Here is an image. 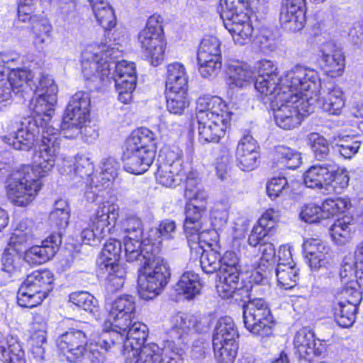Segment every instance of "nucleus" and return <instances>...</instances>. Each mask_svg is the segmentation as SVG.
<instances>
[{"label": "nucleus", "instance_id": "ddd939ff", "mask_svg": "<svg viewBox=\"0 0 363 363\" xmlns=\"http://www.w3.org/2000/svg\"><path fill=\"white\" fill-rule=\"evenodd\" d=\"M239 334L235 324L229 316L217 321L213 334V348L218 363H231L238 351Z\"/></svg>", "mask_w": 363, "mask_h": 363}, {"label": "nucleus", "instance_id": "c03bdc74", "mask_svg": "<svg viewBox=\"0 0 363 363\" xmlns=\"http://www.w3.org/2000/svg\"><path fill=\"white\" fill-rule=\"evenodd\" d=\"M182 151L178 147L164 148L159 155V164H169L175 173L182 172Z\"/></svg>", "mask_w": 363, "mask_h": 363}, {"label": "nucleus", "instance_id": "f257e3e1", "mask_svg": "<svg viewBox=\"0 0 363 363\" xmlns=\"http://www.w3.org/2000/svg\"><path fill=\"white\" fill-rule=\"evenodd\" d=\"M60 131L59 122L52 120L42 128L41 140L33 164L22 166L6 186L8 199L13 205L27 206L40 190V179L46 177L55 164L61 145Z\"/></svg>", "mask_w": 363, "mask_h": 363}, {"label": "nucleus", "instance_id": "37998d69", "mask_svg": "<svg viewBox=\"0 0 363 363\" xmlns=\"http://www.w3.org/2000/svg\"><path fill=\"white\" fill-rule=\"evenodd\" d=\"M182 172L175 173L169 164H159L155 173L157 183L167 187H174L183 180Z\"/></svg>", "mask_w": 363, "mask_h": 363}, {"label": "nucleus", "instance_id": "39448f33", "mask_svg": "<svg viewBox=\"0 0 363 363\" xmlns=\"http://www.w3.org/2000/svg\"><path fill=\"white\" fill-rule=\"evenodd\" d=\"M147 337V327L142 326V330L125 335L124 342V355L125 363H170L171 361L179 362L182 359V352L174 342L165 340L163 347L151 343L143 345Z\"/></svg>", "mask_w": 363, "mask_h": 363}, {"label": "nucleus", "instance_id": "13d9d810", "mask_svg": "<svg viewBox=\"0 0 363 363\" xmlns=\"http://www.w3.org/2000/svg\"><path fill=\"white\" fill-rule=\"evenodd\" d=\"M299 217L301 220L313 223L325 219L321 206L314 203L304 204L301 209Z\"/></svg>", "mask_w": 363, "mask_h": 363}, {"label": "nucleus", "instance_id": "aec40b11", "mask_svg": "<svg viewBox=\"0 0 363 363\" xmlns=\"http://www.w3.org/2000/svg\"><path fill=\"white\" fill-rule=\"evenodd\" d=\"M87 335L82 330L71 329L57 338V347L65 353L70 363L84 359Z\"/></svg>", "mask_w": 363, "mask_h": 363}, {"label": "nucleus", "instance_id": "2eb2a0df", "mask_svg": "<svg viewBox=\"0 0 363 363\" xmlns=\"http://www.w3.org/2000/svg\"><path fill=\"white\" fill-rule=\"evenodd\" d=\"M138 40L150 63L154 66L160 64L164 58L165 43L160 15L154 14L148 18L145 28L138 35Z\"/></svg>", "mask_w": 363, "mask_h": 363}, {"label": "nucleus", "instance_id": "7ed1b4c3", "mask_svg": "<svg viewBox=\"0 0 363 363\" xmlns=\"http://www.w3.org/2000/svg\"><path fill=\"white\" fill-rule=\"evenodd\" d=\"M45 89V92L39 94L35 101H32L30 105L33 110L32 116L21 121L13 134L3 138L6 143L16 150H29L33 145L36 135L40 133L44 125L50 122L55 113L57 86L52 79L43 77L35 90L43 91Z\"/></svg>", "mask_w": 363, "mask_h": 363}, {"label": "nucleus", "instance_id": "c85d7f7f", "mask_svg": "<svg viewBox=\"0 0 363 363\" xmlns=\"http://www.w3.org/2000/svg\"><path fill=\"white\" fill-rule=\"evenodd\" d=\"M279 212L273 208L267 210L258 220V225L255 226L248 238V244L255 247L262 244L261 241L272 230L278 220Z\"/></svg>", "mask_w": 363, "mask_h": 363}, {"label": "nucleus", "instance_id": "0eeeda50", "mask_svg": "<svg viewBox=\"0 0 363 363\" xmlns=\"http://www.w3.org/2000/svg\"><path fill=\"white\" fill-rule=\"evenodd\" d=\"M155 134L148 128H140L126 140L123 153V167L133 174L145 172L155 158Z\"/></svg>", "mask_w": 363, "mask_h": 363}, {"label": "nucleus", "instance_id": "680f3d73", "mask_svg": "<svg viewBox=\"0 0 363 363\" xmlns=\"http://www.w3.org/2000/svg\"><path fill=\"white\" fill-rule=\"evenodd\" d=\"M347 284L342 290V294L345 298L347 303L357 306L362 300V292H360L357 286H359L358 280H350L345 282Z\"/></svg>", "mask_w": 363, "mask_h": 363}, {"label": "nucleus", "instance_id": "79ce46f5", "mask_svg": "<svg viewBox=\"0 0 363 363\" xmlns=\"http://www.w3.org/2000/svg\"><path fill=\"white\" fill-rule=\"evenodd\" d=\"M335 310V318L340 327L349 328L353 325L356 318L357 306L340 301Z\"/></svg>", "mask_w": 363, "mask_h": 363}, {"label": "nucleus", "instance_id": "20e7f679", "mask_svg": "<svg viewBox=\"0 0 363 363\" xmlns=\"http://www.w3.org/2000/svg\"><path fill=\"white\" fill-rule=\"evenodd\" d=\"M196 111L199 140L201 143H218L224 135L231 119V113L226 104L218 96L199 97Z\"/></svg>", "mask_w": 363, "mask_h": 363}, {"label": "nucleus", "instance_id": "9b49d317", "mask_svg": "<svg viewBox=\"0 0 363 363\" xmlns=\"http://www.w3.org/2000/svg\"><path fill=\"white\" fill-rule=\"evenodd\" d=\"M118 48L103 44L97 48V51L86 48L82 53V68L84 77L87 80L99 78L101 82H108L111 75L110 60L120 56Z\"/></svg>", "mask_w": 363, "mask_h": 363}, {"label": "nucleus", "instance_id": "3c124183", "mask_svg": "<svg viewBox=\"0 0 363 363\" xmlns=\"http://www.w3.org/2000/svg\"><path fill=\"white\" fill-rule=\"evenodd\" d=\"M1 269L2 272L7 273L9 276L18 271L20 257L17 250L11 246L5 249L1 256Z\"/></svg>", "mask_w": 363, "mask_h": 363}, {"label": "nucleus", "instance_id": "4be33fe9", "mask_svg": "<svg viewBox=\"0 0 363 363\" xmlns=\"http://www.w3.org/2000/svg\"><path fill=\"white\" fill-rule=\"evenodd\" d=\"M259 148L257 140L250 132H245L240 139L235 152L238 167L242 171H252L258 166Z\"/></svg>", "mask_w": 363, "mask_h": 363}, {"label": "nucleus", "instance_id": "e2e57ef3", "mask_svg": "<svg viewBox=\"0 0 363 363\" xmlns=\"http://www.w3.org/2000/svg\"><path fill=\"white\" fill-rule=\"evenodd\" d=\"M74 174L82 179L89 178L94 173L93 162L84 155H78L74 163Z\"/></svg>", "mask_w": 363, "mask_h": 363}, {"label": "nucleus", "instance_id": "5701e85b", "mask_svg": "<svg viewBox=\"0 0 363 363\" xmlns=\"http://www.w3.org/2000/svg\"><path fill=\"white\" fill-rule=\"evenodd\" d=\"M335 168L333 160H326L311 166L303 174V183L311 189H328Z\"/></svg>", "mask_w": 363, "mask_h": 363}, {"label": "nucleus", "instance_id": "72a5a7b5", "mask_svg": "<svg viewBox=\"0 0 363 363\" xmlns=\"http://www.w3.org/2000/svg\"><path fill=\"white\" fill-rule=\"evenodd\" d=\"M201 284L197 274L192 272H184L175 286V290L183 294L186 299L191 300L200 294Z\"/></svg>", "mask_w": 363, "mask_h": 363}, {"label": "nucleus", "instance_id": "412c9836", "mask_svg": "<svg viewBox=\"0 0 363 363\" xmlns=\"http://www.w3.org/2000/svg\"><path fill=\"white\" fill-rule=\"evenodd\" d=\"M294 345L299 359L309 362H313V357L320 356L325 351L322 341L316 339L314 332L308 327H303L296 332Z\"/></svg>", "mask_w": 363, "mask_h": 363}, {"label": "nucleus", "instance_id": "473e14b6", "mask_svg": "<svg viewBox=\"0 0 363 363\" xmlns=\"http://www.w3.org/2000/svg\"><path fill=\"white\" fill-rule=\"evenodd\" d=\"M279 19L285 29L298 32L305 26L306 9L281 6Z\"/></svg>", "mask_w": 363, "mask_h": 363}, {"label": "nucleus", "instance_id": "8fccbe9b", "mask_svg": "<svg viewBox=\"0 0 363 363\" xmlns=\"http://www.w3.org/2000/svg\"><path fill=\"white\" fill-rule=\"evenodd\" d=\"M251 315L243 316L244 325L251 333L261 337H267L272 335L274 322L264 323L258 318L250 320Z\"/></svg>", "mask_w": 363, "mask_h": 363}, {"label": "nucleus", "instance_id": "6e6552de", "mask_svg": "<svg viewBox=\"0 0 363 363\" xmlns=\"http://www.w3.org/2000/svg\"><path fill=\"white\" fill-rule=\"evenodd\" d=\"M240 259L234 251H227L220 256V283L217 291L222 298H233L235 301H242L250 298L251 292L256 286L249 288L240 280Z\"/></svg>", "mask_w": 363, "mask_h": 363}, {"label": "nucleus", "instance_id": "cd10ccee", "mask_svg": "<svg viewBox=\"0 0 363 363\" xmlns=\"http://www.w3.org/2000/svg\"><path fill=\"white\" fill-rule=\"evenodd\" d=\"M303 250L311 269H318L328 262L330 247L319 239L306 240L303 244Z\"/></svg>", "mask_w": 363, "mask_h": 363}, {"label": "nucleus", "instance_id": "bb28decb", "mask_svg": "<svg viewBox=\"0 0 363 363\" xmlns=\"http://www.w3.org/2000/svg\"><path fill=\"white\" fill-rule=\"evenodd\" d=\"M318 104L331 115H338L344 106L342 91L331 82L327 83L325 87L320 85L318 91Z\"/></svg>", "mask_w": 363, "mask_h": 363}, {"label": "nucleus", "instance_id": "58836bf2", "mask_svg": "<svg viewBox=\"0 0 363 363\" xmlns=\"http://www.w3.org/2000/svg\"><path fill=\"white\" fill-rule=\"evenodd\" d=\"M121 254V242L116 239H109L104 245L98 264L101 270L104 267H110V264H116L120 259Z\"/></svg>", "mask_w": 363, "mask_h": 363}, {"label": "nucleus", "instance_id": "f3484780", "mask_svg": "<svg viewBox=\"0 0 363 363\" xmlns=\"http://www.w3.org/2000/svg\"><path fill=\"white\" fill-rule=\"evenodd\" d=\"M110 60V83H113L118 94V99L123 104H128L133 98V92L136 86V72L135 64L126 60L115 62Z\"/></svg>", "mask_w": 363, "mask_h": 363}, {"label": "nucleus", "instance_id": "a19ab883", "mask_svg": "<svg viewBox=\"0 0 363 363\" xmlns=\"http://www.w3.org/2000/svg\"><path fill=\"white\" fill-rule=\"evenodd\" d=\"M209 57L221 59L220 42L213 35L206 36L201 40L197 53V60L203 62Z\"/></svg>", "mask_w": 363, "mask_h": 363}, {"label": "nucleus", "instance_id": "052dcab7", "mask_svg": "<svg viewBox=\"0 0 363 363\" xmlns=\"http://www.w3.org/2000/svg\"><path fill=\"white\" fill-rule=\"evenodd\" d=\"M360 141L354 137L345 136L339 140L336 144L337 151L347 159L352 158L356 155L360 147Z\"/></svg>", "mask_w": 363, "mask_h": 363}, {"label": "nucleus", "instance_id": "6ab92c4d", "mask_svg": "<svg viewBox=\"0 0 363 363\" xmlns=\"http://www.w3.org/2000/svg\"><path fill=\"white\" fill-rule=\"evenodd\" d=\"M106 308L110 320L113 321V326L117 329L127 330L135 318V298L129 295L121 296L107 302Z\"/></svg>", "mask_w": 363, "mask_h": 363}, {"label": "nucleus", "instance_id": "c9c22d12", "mask_svg": "<svg viewBox=\"0 0 363 363\" xmlns=\"http://www.w3.org/2000/svg\"><path fill=\"white\" fill-rule=\"evenodd\" d=\"M248 314L251 315L252 318H250V320L258 318L262 320L264 323L274 322L271 310L263 298H255L250 299L243 306V316H248Z\"/></svg>", "mask_w": 363, "mask_h": 363}, {"label": "nucleus", "instance_id": "0e129e2a", "mask_svg": "<svg viewBox=\"0 0 363 363\" xmlns=\"http://www.w3.org/2000/svg\"><path fill=\"white\" fill-rule=\"evenodd\" d=\"M199 65V71L203 77H208L216 75L221 68V59L209 57L203 62L198 60Z\"/></svg>", "mask_w": 363, "mask_h": 363}, {"label": "nucleus", "instance_id": "49530a36", "mask_svg": "<svg viewBox=\"0 0 363 363\" xmlns=\"http://www.w3.org/2000/svg\"><path fill=\"white\" fill-rule=\"evenodd\" d=\"M93 11L97 22L106 30H111L116 25L114 11L108 2L95 6Z\"/></svg>", "mask_w": 363, "mask_h": 363}, {"label": "nucleus", "instance_id": "2f4dec72", "mask_svg": "<svg viewBox=\"0 0 363 363\" xmlns=\"http://www.w3.org/2000/svg\"><path fill=\"white\" fill-rule=\"evenodd\" d=\"M206 238L202 239L199 243L189 245L190 248L201 250L200 257V264L203 271L206 274H213L219 270L220 272V255L215 249L211 247V245L208 244L207 248L203 249L201 242H206Z\"/></svg>", "mask_w": 363, "mask_h": 363}, {"label": "nucleus", "instance_id": "6e6d98bb", "mask_svg": "<svg viewBox=\"0 0 363 363\" xmlns=\"http://www.w3.org/2000/svg\"><path fill=\"white\" fill-rule=\"evenodd\" d=\"M69 301L84 311L93 312L98 306V301L89 293L73 292L69 295Z\"/></svg>", "mask_w": 363, "mask_h": 363}, {"label": "nucleus", "instance_id": "f704fd0d", "mask_svg": "<svg viewBox=\"0 0 363 363\" xmlns=\"http://www.w3.org/2000/svg\"><path fill=\"white\" fill-rule=\"evenodd\" d=\"M166 90H187L188 78L183 65L174 62L167 68Z\"/></svg>", "mask_w": 363, "mask_h": 363}, {"label": "nucleus", "instance_id": "1a4fd4ad", "mask_svg": "<svg viewBox=\"0 0 363 363\" xmlns=\"http://www.w3.org/2000/svg\"><path fill=\"white\" fill-rule=\"evenodd\" d=\"M23 60L24 57L16 53L2 54L0 56V62L6 68L10 84L13 85V91L15 93V96L24 101H30L34 94L38 96L43 91L35 90L36 86H39V82H38V84L33 82L34 74L31 71L25 69ZM43 77L52 79L50 76L41 74L38 78V82ZM45 90L43 92H45Z\"/></svg>", "mask_w": 363, "mask_h": 363}, {"label": "nucleus", "instance_id": "603ef678", "mask_svg": "<svg viewBox=\"0 0 363 363\" xmlns=\"http://www.w3.org/2000/svg\"><path fill=\"white\" fill-rule=\"evenodd\" d=\"M350 201L347 198L338 197L335 199H326L322 203V209L325 219L338 213L344 212L350 207Z\"/></svg>", "mask_w": 363, "mask_h": 363}, {"label": "nucleus", "instance_id": "b1692460", "mask_svg": "<svg viewBox=\"0 0 363 363\" xmlns=\"http://www.w3.org/2000/svg\"><path fill=\"white\" fill-rule=\"evenodd\" d=\"M62 242L60 233L52 234L41 243L26 251L24 259L30 264H41L54 257Z\"/></svg>", "mask_w": 363, "mask_h": 363}, {"label": "nucleus", "instance_id": "f8f14e48", "mask_svg": "<svg viewBox=\"0 0 363 363\" xmlns=\"http://www.w3.org/2000/svg\"><path fill=\"white\" fill-rule=\"evenodd\" d=\"M53 274L50 270L28 274L17 292V303L22 308L40 305L52 290Z\"/></svg>", "mask_w": 363, "mask_h": 363}, {"label": "nucleus", "instance_id": "7c9ffc66", "mask_svg": "<svg viewBox=\"0 0 363 363\" xmlns=\"http://www.w3.org/2000/svg\"><path fill=\"white\" fill-rule=\"evenodd\" d=\"M223 25L231 33L236 44L242 45L250 40L253 27L246 13L241 12L236 20L224 21Z\"/></svg>", "mask_w": 363, "mask_h": 363}, {"label": "nucleus", "instance_id": "a211bd4d", "mask_svg": "<svg viewBox=\"0 0 363 363\" xmlns=\"http://www.w3.org/2000/svg\"><path fill=\"white\" fill-rule=\"evenodd\" d=\"M255 69L258 76L255 82V88L262 98L268 96L271 101H276L280 97L284 96V92L280 93L284 87L282 81L285 75L281 78L278 77L277 67L271 60H262L257 62Z\"/></svg>", "mask_w": 363, "mask_h": 363}, {"label": "nucleus", "instance_id": "c756f323", "mask_svg": "<svg viewBox=\"0 0 363 363\" xmlns=\"http://www.w3.org/2000/svg\"><path fill=\"white\" fill-rule=\"evenodd\" d=\"M321 58L327 71L339 75L345 69V55L341 48L332 40L325 42L320 47Z\"/></svg>", "mask_w": 363, "mask_h": 363}, {"label": "nucleus", "instance_id": "bf43d9fd", "mask_svg": "<svg viewBox=\"0 0 363 363\" xmlns=\"http://www.w3.org/2000/svg\"><path fill=\"white\" fill-rule=\"evenodd\" d=\"M242 4L240 0H220V18L223 22L236 20L240 14L239 10H241Z\"/></svg>", "mask_w": 363, "mask_h": 363}, {"label": "nucleus", "instance_id": "09e8293b", "mask_svg": "<svg viewBox=\"0 0 363 363\" xmlns=\"http://www.w3.org/2000/svg\"><path fill=\"white\" fill-rule=\"evenodd\" d=\"M187 90H166L167 108L174 114H181L184 111L187 102L186 101Z\"/></svg>", "mask_w": 363, "mask_h": 363}, {"label": "nucleus", "instance_id": "dca6fc26", "mask_svg": "<svg viewBox=\"0 0 363 363\" xmlns=\"http://www.w3.org/2000/svg\"><path fill=\"white\" fill-rule=\"evenodd\" d=\"M208 330V321L207 318L179 313L170 319V327L167 331L170 339L167 340L174 342V346L181 350L182 355L183 350L176 345L175 342L177 341V345L186 344L189 335L206 333ZM181 358H182V356Z\"/></svg>", "mask_w": 363, "mask_h": 363}, {"label": "nucleus", "instance_id": "864d4df0", "mask_svg": "<svg viewBox=\"0 0 363 363\" xmlns=\"http://www.w3.org/2000/svg\"><path fill=\"white\" fill-rule=\"evenodd\" d=\"M292 189L285 177L272 178L267 185L268 196L274 199L277 197L286 196L290 194Z\"/></svg>", "mask_w": 363, "mask_h": 363}, {"label": "nucleus", "instance_id": "5fc2aeb1", "mask_svg": "<svg viewBox=\"0 0 363 363\" xmlns=\"http://www.w3.org/2000/svg\"><path fill=\"white\" fill-rule=\"evenodd\" d=\"M112 330L104 333L102 337L97 342L96 347H100L101 350H104L105 352H107L111 345H114L123 344V347L124 348L125 334L122 330Z\"/></svg>", "mask_w": 363, "mask_h": 363}, {"label": "nucleus", "instance_id": "393cba45", "mask_svg": "<svg viewBox=\"0 0 363 363\" xmlns=\"http://www.w3.org/2000/svg\"><path fill=\"white\" fill-rule=\"evenodd\" d=\"M119 217V207L117 204L109 202L102 203L91 216V227L99 230L106 236L114 230L116 221Z\"/></svg>", "mask_w": 363, "mask_h": 363}, {"label": "nucleus", "instance_id": "e433bc0d", "mask_svg": "<svg viewBox=\"0 0 363 363\" xmlns=\"http://www.w3.org/2000/svg\"><path fill=\"white\" fill-rule=\"evenodd\" d=\"M284 92L285 96L280 97V99H277L274 102L271 101L268 96L262 98V100L264 104H269L270 107L274 111V115L283 113L284 116H294L296 114L301 116L302 113L298 111V108L296 107L295 104H293V101L290 99V88L282 89L280 91V93Z\"/></svg>", "mask_w": 363, "mask_h": 363}, {"label": "nucleus", "instance_id": "774afa93", "mask_svg": "<svg viewBox=\"0 0 363 363\" xmlns=\"http://www.w3.org/2000/svg\"><path fill=\"white\" fill-rule=\"evenodd\" d=\"M272 264L266 265L264 263L259 264L251 275V281L256 284H264L268 282V278L273 270Z\"/></svg>", "mask_w": 363, "mask_h": 363}, {"label": "nucleus", "instance_id": "de8ad7c7", "mask_svg": "<svg viewBox=\"0 0 363 363\" xmlns=\"http://www.w3.org/2000/svg\"><path fill=\"white\" fill-rule=\"evenodd\" d=\"M275 155L278 160L284 163L288 169H295L301 163V154L286 146L279 145L275 147Z\"/></svg>", "mask_w": 363, "mask_h": 363}, {"label": "nucleus", "instance_id": "4d7b16f0", "mask_svg": "<svg viewBox=\"0 0 363 363\" xmlns=\"http://www.w3.org/2000/svg\"><path fill=\"white\" fill-rule=\"evenodd\" d=\"M51 0H19L18 7V18L20 21L34 22L36 17L33 15L37 3L50 2Z\"/></svg>", "mask_w": 363, "mask_h": 363}, {"label": "nucleus", "instance_id": "69168bd1", "mask_svg": "<svg viewBox=\"0 0 363 363\" xmlns=\"http://www.w3.org/2000/svg\"><path fill=\"white\" fill-rule=\"evenodd\" d=\"M118 165L113 158L104 159L101 167V175L103 184L113 180L118 174Z\"/></svg>", "mask_w": 363, "mask_h": 363}, {"label": "nucleus", "instance_id": "a18cd8bd", "mask_svg": "<svg viewBox=\"0 0 363 363\" xmlns=\"http://www.w3.org/2000/svg\"><path fill=\"white\" fill-rule=\"evenodd\" d=\"M307 139L316 160L323 162L330 160L328 157L330 152L329 144L323 136L318 133H311Z\"/></svg>", "mask_w": 363, "mask_h": 363}, {"label": "nucleus", "instance_id": "a878e982", "mask_svg": "<svg viewBox=\"0 0 363 363\" xmlns=\"http://www.w3.org/2000/svg\"><path fill=\"white\" fill-rule=\"evenodd\" d=\"M279 263L275 269L278 284L284 289L294 288L298 279V269L289 260L291 259L289 250L284 247L278 251Z\"/></svg>", "mask_w": 363, "mask_h": 363}, {"label": "nucleus", "instance_id": "338daca9", "mask_svg": "<svg viewBox=\"0 0 363 363\" xmlns=\"http://www.w3.org/2000/svg\"><path fill=\"white\" fill-rule=\"evenodd\" d=\"M332 174L329 186L333 187L335 191L340 192L348 186L350 177L347 173L343 170L339 169L336 163L335 171Z\"/></svg>", "mask_w": 363, "mask_h": 363}, {"label": "nucleus", "instance_id": "f03ea898", "mask_svg": "<svg viewBox=\"0 0 363 363\" xmlns=\"http://www.w3.org/2000/svg\"><path fill=\"white\" fill-rule=\"evenodd\" d=\"M142 238L127 235L123 240L126 260L140 261L138 294L145 300H150L159 295L170 277L169 269L162 257L158 256L159 248L154 247L149 241H141Z\"/></svg>", "mask_w": 363, "mask_h": 363}, {"label": "nucleus", "instance_id": "4468645a", "mask_svg": "<svg viewBox=\"0 0 363 363\" xmlns=\"http://www.w3.org/2000/svg\"><path fill=\"white\" fill-rule=\"evenodd\" d=\"M90 96L86 91H78L71 98L62 120L60 128L67 138H74L82 133V129L89 121Z\"/></svg>", "mask_w": 363, "mask_h": 363}, {"label": "nucleus", "instance_id": "9d476101", "mask_svg": "<svg viewBox=\"0 0 363 363\" xmlns=\"http://www.w3.org/2000/svg\"><path fill=\"white\" fill-rule=\"evenodd\" d=\"M195 183L193 179H186V186L184 192L185 197L190 201L186 204V218L184 223V232L189 245L197 244L206 235L213 233L204 228L202 218L206 211V202L199 201L200 194L191 188Z\"/></svg>", "mask_w": 363, "mask_h": 363}, {"label": "nucleus", "instance_id": "423d86ee", "mask_svg": "<svg viewBox=\"0 0 363 363\" xmlns=\"http://www.w3.org/2000/svg\"><path fill=\"white\" fill-rule=\"evenodd\" d=\"M285 89L290 88V99L298 108L301 119L313 113L318 98L308 96V92L317 95L320 87V79L318 72L302 66H295L285 74L282 81Z\"/></svg>", "mask_w": 363, "mask_h": 363}, {"label": "nucleus", "instance_id": "ea45409f", "mask_svg": "<svg viewBox=\"0 0 363 363\" xmlns=\"http://www.w3.org/2000/svg\"><path fill=\"white\" fill-rule=\"evenodd\" d=\"M352 219L348 216L338 218L330 228L333 240L338 245L347 242L351 238Z\"/></svg>", "mask_w": 363, "mask_h": 363}, {"label": "nucleus", "instance_id": "4c0bfd02", "mask_svg": "<svg viewBox=\"0 0 363 363\" xmlns=\"http://www.w3.org/2000/svg\"><path fill=\"white\" fill-rule=\"evenodd\" d=\"M230 85L242 87L251 82L255 77V73L246 63L236 62L228 67Z\"/></svg>", "mask_w": 363, "mask_h": 363}]
</instances>
